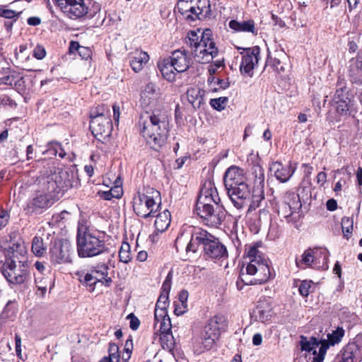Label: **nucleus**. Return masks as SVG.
Here are the masks:
<instances>
[{
  "label": "nucleus",
  "mask_w": 362,
  "mask_h": 362,
  "mask_svg": "<svg viewBox=\"0 0 362 362\" xmlns=\"http://www.w3.org/2000/svg\"><path fill=\"white\" fill-rule=\"evenodd\" d=\"M197 9L198 10V15L204 19L211 14V4L209 0H199L197 3Z\"/></svg>",
  "instance_id": "41"
},
{
  "label": "nucleus",
  "mask_w": 362,
  "mask_h": 362,
  "mask_svg": "<svg viewBox=\"0 0 362 362\" xmlns=\"http://www.w3.org/2000/svg\"><path fill=\"white\" fill-rule=\"evenodd\" d=\"M82 51H85L87 52L86 54H88L90 49L87 47L81 46L78 42H71L69 45V52L71 53H74L75 52H77L79 54V55H82Z\"/></svg>",
  "instance_id": "57"
},
{
  "label": "nucleus",
  "mask_w": 362,
  "mask_h": 362,
  "mask_svg": "<svg viewBox=\"0 0 362 362\" xmlns=\"http://www.w3.org/2000/svg\"><path fill=\"white\" fill-rule=\"evenodd\" d=\"M349 76L352 83H362V61L356 59L350 60Z\"/></svg>",
  "instance_id": "28"
},
{
  "label": "nucleus",
  "mask_w": 362,
  "mask_h": 362,
  "mask_svg": "<svg viewBox=\"0 0 362 362\" xmlns=\"http://www.w3.org/2000/svg\"><path fill=\"white\" fill-rule=\"evenodd\" d=\"M158 67L163 77L170 82L175 80L176 71L174 66L168 58H165L158 64Z\"/></svg>",
  "instance_id": "29"
},
{
  "label": "nucleus",
  "mask_w": 362,
  "mask_h": 362,
  "mask_svg": "<svg viewBox=\"0 0 362 362\" xmlns=\"http://www.w3.org/2000/svg\"><path fill=\"white\" fill-rule=\"evenodd\" d=\"M194 59L199 63H209L218 54V48L212 39V31L206 29L202 31V42L195 46L192 51Z\"/></svg>",
  "instance_id": "9"
},
{
  "label": "nucleus",
  "mask_w": 362,
  "mask_h": 362,
  "mask_svg": "<svg viewBox=\"0 0 362 362\" xmlns=\"http://www.w3.org/2000/svg\"><path fill=\"white\" fill-rule=\"evenodd\" d=\"M154 223L156 230L159 232H164L170 226V213L168 210L165 209L162 213L157 215Z\"/></svg>",
  "instance_id": "32"
},
{
  "label": "nucleus",
  "mask_w": 362,
  "mask_h": 362,
  "mask_svg": "<svg viewBox=\"0 0 362 362\" xmlns=\"http://www.w3.org/2000/svg\"><path fill=\"white\" fill-rule=\"evenodd\" d=\"M203 251L209 258L222 259L228 257V251L226 246L218 238L207 231Z\"/></svg>",
  "instance_id": "15"
},
{
  "label": "nucleus",
  "mask_w": 362,
  "mask_h": 362,
  "mask_svg": "<svg viewBox=\"0 0 362 362\" xmlns=\"http://www.w3.org/2000/svg\"><path fill=\"white\" fill-rule=\"evenodd\" d=\"M204 91L197 87H192L187 90V97L188 102L194 108H199L204 103Z\"/></svg>",
  "instance_id": "31"
},
{
  "label": "nucleus",
  "mask_w": 362,
  "mask_h": 362,
  "mask_svg": "<svg viewBox=\"0 0 362 362\" xmlns=\"http://www.w3.org/2000/svg\"><path fill=\"white\" fill-rule=\"evenodd\" d=\"M229 27L232 30L238 32H249L255 33V23L252 20L239 22L235 20H231L229 22Z\"/></svg>",
  "instance_id": "33"
},
{
  "label": "nucleus",
  "mask_w": 362,
  "mask_h": 362,
  "mask_svg": "<svg viewBox=\"0 0 362 362\" xmlns=\"http://www.w3.org/2000/svg\"><path fill=\"white\" fill-rule=\"evenodd\" d=\"M71 245L68 241L57 240L50 247V259L53 263L63 264L70 262Z\"/></svg>",
  "instance_id": "17"
},
{
  "label": "nucleus",
  "mask_w": 362,
  "mask_h": 362,
  "mask_svg": "<svg viewBox=\"0 0 362 362\" xmlns=\"http://www.w3.org/2000/svg\"><path fill=\"white\" fill-rule=\"evenodd\" d=\"M337 90L334 94V100H344L347 98L346 93L347 90L345 84L341 81L339 80L337 85Z\"/></svg>",
  "instance_id": "48"
},
{
  "label": "nucleus",
  "mask_w": 362,
  "mask_h": 362,
  "mask_svg": "<svg viewBox=\"0 0 362 362\" xmlns=\"http://www.w3.org/2000/svg\"><path fill=\"white\" fill-rule=\"evenodd\" d=\"M122 194V188L116 185L109 191H104L101 193V197L105 200H111L112 198L119 199Z\"/></svg>",
  "instance_id": "43"
},
{
  "label": "nucleus",
  "mask_w": 362,
  "mask_h": 362,
  "mask_svg": "<svg viewBox=\"0 0 362 362\" xmlns=\"http://www.w3.org/2000/svg\"><path fill=\"white\" fill-rule=\"evenodd\" d=\"M269 170L281 182H286L294 173V169L290 165H284L277 161L272 163Z\"/></svg>",
  "instance_id": "23"
},
{
  "label": "nucleus",
  "mask_w": 362,
  "mask_h": 362,
  "mask_svg": "<svg viewBox=\"0 0 362 362\" xmlns=\"http://www.w3.org/2000/svg\"><path fill=\"white\" fill-rule=\"evenodd\" d=\"M247 254L250 261L257 259H263L260 256L259 251L256 246H250L248 249V251L247 252Z\"/></svg>",
  "instance_id": "62"
},
{
  "label": "nucleus",
  "mask_w": 362,
  "mask_h": 362,
  "mask_svg": "<svg viewBox=\"0 0 362 362\" xmlns=\"http://www.w3.org/2000/svg\"><path fill=\"white\" fill-rule=\"evenodd\" d=\"M238 49L241 50L240 53L242 55L240 72L251 76L260 58V48L258 46H254L249 48L238 47Z\"/></svg>",
  "instance_id": "11"
},
{
  "label": "nucleus",
  "mask_w": 362,
  "mask_h": 362,
  "mask_svg": "<svg viewBox=\"0 0 362 362\" xmlns=\"http://www.w3.org/2000/svg\"><path fill=\"white\" fill-rule=\"evenodd\" d=\"M139 129L146 144L153 149L158 151L166 143L168 136V122L164 115L154 112L146 118L141 117Z\"/></svg>",
  "instance_id": "1"
},
{
  "label": "nucleus",
  "mask_w": 362,
  "mask_h": 362,
  "mask_svg": "<svg viewBox=\"0 0 362 362\" xmlns=\"http://www.w3.org/2000/svg\"><path fill=\"white\" fill-rule=\"evenodd\" d=\"M54 195L45 194L41 192L36 193L35 196L28 203L24 210L27 214H41L54 203Z\"/></svg>",
  "instance_id": "13"
},
{
  "label": "nucleus",
  "mask_w": 362,
  "mask_h": 362,
  "mask_svg": "<svg viewBox=\"0 0 362 362\" xmlns=\"http://www.w3.org/2000/svg\"><path fill=\"white\" fill-rule=\"evenodd\" d=\"M219 201L218 192L214 184L210 181L206 182L200 190L197 202L199 204H202V202H213L218 205Z\"/></svg>",
  "instance_id": "22"
},
{
  "label": "nucleus",
  "mask_w": 362,
  "mask_h": 362,
  "mask_svg": "<svg viewBox=\"0 0 362 362\" xmlns=\"http://www.w3.org/2000/svg\"><path fill=\"white\" fill-rule=\"evenodd\" d=\"M317 252V248H309L306 250L302 255L301 260L298 261V259H296V264L297 267L300 268H303L302 267L303 264H304L305 267H310L312 263L315 262V261Z\"/></svg>",
  "instance_id": "35"
},
{
  "label": "nucleus",
  "mask_w": 362,
  "mask_h": 362,
  "mask_svg": "<svg viewBox=\"0 0 362 362\" xmlns=\"http://www.w3.org/2000/svg\"><path fill=\"white\" fill-rule=\"evenodd\" d=\"M228 101V98L227 97H220L218 98H214L210 100L211 106L218 110L221 111L225 109Z\"/></svg>",
  "instance_id": "47"
},
{
  "label": "nucleus",
  "mask_w": 362,
  "mask_h": 362,
  "mask_svg": "<svg viewBox=\"0 0 362 362\" xmlns=\"http://www.w3.org/2000/svg\"><path fill=\"white\" fill-rule=\"evenodd\" d=\"M160 206V192L149 186L144 187L134 197V211L137 216L144 218L154 216Z\"/></svg>",
  "instance_id": "5"
},
{
  "label": "nucleus",
  "mask_w": 362,
  "mask_h": 362,
  "mask_svg": "<svg viewBox=\"0 0 362 362\" xmlns=\"http://www.w3.org/2000/svg\"><path fill=\"white\" fill-rule=\"evenodd\" d=\"M160 98L159 89L154 83H149L146 85L141 93L140 103L144 107L153 106Z\"/></svg>",
  "instance_id": "21"
},
{
  "label": "nucleus",
  "mask_w": 362,
  "mask_h": 362,
  "mask_svg": "<svg viewBox=\"0 0 362 362\" xmlns=\"http://www.w3.org/2000/svg\"><path fill=\"white\" fill-rule=\"evenodd\" d=\"M98 117H110V107L106 105L101 104L93 107L90 111V118L91 119Z\"/></svg>",
  "instance_id": "38"
},
{
  "label": "nucleus",
  "mask_w": 362,
  "mask_h": 362,
  "mask_svg": "<svg viewBox=\"0 0 362 362\" xmlns=\"http://www.w3.org/2000/svg\"><path fill=\"white\" fill-rule=\"evenodd\" d=\"M108 266L105 264H98L93 267L87 273L78 274L80 282L86 286L90 292H93L97 284L100 283L106 287H110L112 280L108 276Z\"/></svg>",
  "instance_id": "6"
},
{
  "label": "nucleus",
  "mask_w": 362,
  "mask_h": 362,
  "mask_svg": "<svg viewBox=\"0 0 362 362\" xmlns=\"http://www.w3.org/2000/svg\"><path fill=\"white\" fill-rule=\"evenodd\" d=\"M344 334L343 328L337 327L336 330L327 334V339H318L315 337L308 338L302 335L299 343L302 351H313L314 356L312 362H322L329 347L339 344Z\"/></svg>",
  "instance_id": "3"
},
{
  "label": "nucleus",
  "mask_w": 362,
  "mask_h": 362,
  "mask_svg": "<svg viewBox=\"0 0 362 362\" xmlns=\"http://www.w3.org/2000/svg\"><path fill=\"white\" fill-rule=\"evenodd\" d=\"M32 251L37 257H42L45 252L46 247L42 238L35 236L33 239Z\"/></svg>",
  "instance_id": "40"
},
{
  "label": "nucleus",
  "mask_w": 362,
  "mask_h": 362,
  "mask_svg": "<svg viewBox=\"0 0 362 362\" xmlns=\"http://www.w3.org/2000/svg\"><path fill=\"white\" fill-rule=\"evenodd\" d=\"M171 327L172 325L169 316L165 319H163L162 322L158 326V331H160L161 334H163V337L166 338L169 337H173L172 335L169 334V332L170 331ZM160 339H163V337H161Z\"/></svg>",
  "instance_id": "45"
},
{
  "label": "nucleus",
  "mask_w": 362,
  "mask_h": 362,
  "mask_svg": "<svg viewBox=\"0 0 362 362\" xmlns=\"http://www.w3.org/2000/svg\"><path fill=\"white\" fill-rule=\"evenodd\" d=\"M127 318L130 320L129 327L132 330H136L139 325L140 321L133 313L129 314Z\"/></svg>",
  "instance_id": "64"
},
{
  "label": "nucleus",
  "mask_w": 362,
  "mask_h": 362,
  "mask_svg": "<svg viewBox=\"0 0 362 362\" xmlns=\"http://www.w3.org/2000/svg\"><path fill=\"white\" fill-rule=\"evenodd\" d=\"M108 352V358H111L113 362L119 361V346L116 344L110 343Z\"/></svg>",
  "instance_id": "52"
},
{
  "label": "nucleus",
  "mask_w": 362,
  "mask_h": 362,
  "mask_svg": "<svg viewBox=\"0 0 362 362\" xmlns=\"http://www.w3.org/2000/svg\"><path fill=\"white\" fill-rule=\"evenodd\" d=\"M358 352V347L355 343L348 344L341 351L340 362H354Z\"/></svg>",
  "instance_id": "34"
},
{
  "label": "nucleus",
  "mask_w": 362,
  "mask_h": 362,
  "mask_svg": "<svg viewBox=\"0 0 362 362\" xmlns=\"http://www.w3.org/2000/svg\"><path fill=\"white\" fill-rule=\"evenodd\" d=\"M119 260L124 263H129L132 259L130 245L127 243H123L119 252Z\"/></svg>",
  "instance_id": "42"
},
{
  "label": "nucleus",
  "mask_w": 362,
  "mask_h": 362,
  "mask_svg": "<svg viewBox=\"0 0 362 362\" xmlns=\"http://www.w3.org/2000/svg\"><path fill=\"white\" fill-rule=\"evenodd\" d=\"M178 11L185 16V18H189L191 14L189 13V8H192V1L179 0L177 6Z\"/></svg>",
  "instance_id": "46"
},
{
  "label": "nucleus",
  "mask_w": 362,
  "mask_h": 362,
  "mask_svg": "<svg viewBox=\"0 0 362 362\" xmlns=\"http://www.w3.org/2000/svg\"><path fill=\"white\" fill-rule=\"evenodd\" d=\"M284 203L289 206L291 213H296L301 209L302 204L298 194L295 192H287Z\"/></svg>",
  "instance_id": "36"
},
{
  "label": "nucleus",
  "mask_w": 362,
  "mask_h": 362,
  "mask_svg": "<svg viewBox=\"0 0 362 362\" xmlns=\"http://www.w3.org/2000/svg\"><path fill=\"white\" fill-rule=\"evenodd\" d=\"M279 214L286 218L288 223H289L291 222V217L293 213H291V210H289V206L284 203L280 207Z\"/></svg>",
  "instance_id": "59"
},
{
  "label": "nucleus",
  "mask_w": 362,
  "mask_h": 362,
  "mask_svg": "<svg viewBox=\"0 0 362 362\" xmlns=\"http://www.w3.org/2000/svg\"><path fill=\"white\" fill-rule=\"evenodd\" d=\"M337 105V111L340 115L346 114L349 110L348 104L346 100H336Z\"/></svg>",
  "instance_id": "63"
},
{
  "label": "nucleus",
  "mask_w": 362,
  "mask_h": 362,
  "mask_svg": "<svg viewBox=\"0 0 362 362\" xmlns=\"http://www.w3.org/2000/svg\"><path fill=\"white\" fill-rule=\"evenodd\" d=\"M226 327V320L223 315H215L209 319L203 327L199 341L194 345L195 352L201 354L212 349L219 339L221 331Z\"/></svg>",
  "instance_id": "4"
},
{
  "label": "nucleus",
  "mask_w": 362,
  "mask_h": 362,
  "mask_svg": "<svg viewBox=\"0 0 362 362\" xmlns=\"http://www.w3.org/2000/svg\"><path fill=\"white\" fill-rule=\"evenodd\" d=\"M227 194L233 206L238 209H242L247 206L250 199V189L246 181L232 188L226 189Z\"/></svg>",
  "instance_id": "12"
},
{
  "label": "nucleus",
  "mask_w": 362,
  "mask_h": 362,
  "mask_svg": "<svg viewBox=\"0 0 362 362\" xmlns=\"http://www.w3.org/2000/svg\"><path fill=\"white\" fill-rule=\"evenodd\" d=\"M245 181L246 178L244 176L243 170L238 166L229 167L224 173L223 182L226 189Z\"/></svg>",
  "instance_id": "20"
},
{
  "label": "nucleus",
  "mask_w": 362,
  "mask_h": 362,
  "mask_svg": "<svg viewBox=\"0 0 362 362\" xmlns=\"http://www.w3.org/2000/svg\"><path fill=\"white\" fill-rule=\"evenodd\" d=\"M62 12L70 18H79L83 16L93 18L99 11L97 7L90 8L85 0H55Z\"/></svg>",
  "instance_id": "7"
},
{
  "label": "nucleus",
  "mask_w": 362,
  "mask_h": 362,
  "mask_svg": "<svg viewBox=\"0 0 362 362\" xmlns=\"http://www.w3.org/2000/svg\"><path fill=\"white\" fill-rule=\"evenodd\" d=\"M172 278V273L170 272L168 273L164 282L163 283L160 294H164L165 296L169 297V293L171 288Z\"/></svg>",
  "instance_id": "54"
},
{
  "label": "nucleus",
  "mask_w": 362,
  "mask_h": 362,
  "mask_svg": "<svg viewBox=\"0 0 362 362\" xmlns=\"http://www.w3.org/2000/svg\"><path fill=\"white\" fill-rule=\"evenodd\" d=\"M267 66H271L274 71L280 73L284 71V66L281 65V62L279 59L268 57L267 62Z\"/></svg>",
  "instance_id": "49"
},
{
  "label": "nucleus",
  "mask_w": 362,
  "mask_h": 362,
  "mask_svg": "<svg viewBox=\"0 0 362 362\" xmlns=\"http://www.w3.org/2000/svg\"><path fill=\"white\" fill-rule=\"evenodd\" d=\"M312 287L311 281H303L298 288L299 293L301 296L307 297L310 293V290Z\"/></svg>",
  "instance_id": "55"
},
{
  "label": "nucleus",
  "mask_w": 362,
  "mask_h": 362,
  "mask_svg": "<svg viewBox=\"0 0 362 362\" xmlns=\"http://www.w3.org/2000/svg\"><path fill=\"white\" fill-rule=\"evenodd\" d=\"M213 202H197L196 204V210L197 214L211 226H218L223 221L224 214L221 211L218 205H216V209L214 207Z\"/></svg>",
  "instance_id": "14"
},
{
  "label": "nucleus",
  "mask_w": 362,
  "mask_h": 362,
  "mask_svg": "<svg viewBox=\"0 0 362 362\" xmlns=\"http://www.w3.org/2000/svg\"><path fill=\"white\" fill-rule=\"evenodd\" d=\"M206 230L202 228L195 229L189 240L184 234L179 235L175 242L177 252L185 251L186 256L191 257L198 251L200 246L204 249Z\"/></svg>",
  "instance_id": "8"
},
{
  "label": "nucleus",
  "mask_w": 362,
  "mask_h": 362,
  "mask_svg": "<svg viewBox=\"0 0 362 362\" xmlns=\"http://www.w3.org/2000/svg\"><path fill=\"white\" fill-rule=\"evenodd\" d=\"M9 219V213L5 209H0V230L8 224Z\"/></svg>",
  "instance_id": "61"
},
{
  "label": "nucleus",
  "mask_w": 362,
  "mask_h": 362,
  "mask_svg": "<svg viewBox=\"0 0 362 362\" xmlns=\"http://www.w3.org/2000/svg\"><path fill=\"white\" fill-rule=\"evenodd\" d=\"M6 249L7 252L5 253V262L13 261L15 263L16 262H18L19 264L26 263L24 261L26 250L23 244H13Z\"/></svg>",
  "instance_id": "25"
},
{
  "label": "nucleus",
  "mask_w": 362,
  "mask_h": 362,
  "mask_svg": "<svg viewBox=\"0 0 362 362\" xmlns=\"http://www.w3.org/2000/svg\"><path fill=\"white\" fill-rule=\"evenodd\" d=\"M246 271L250 274L255 275V279L259 284L268 281L271 276L270 269L267 261L264 259L250 260L246 267Z\"/></svg>",
  "instance_id": "16"
},
{
  "label": "nucleus",
  "mask_w": 362,
  "mask_h": 362,
  "mask_svg": "<svg viewBox=\"0 0 362 362\" xmlns=\"http://www.w3.org/2000/svg\"><path fill=\"white\" fill-rule=\"evenodd\" d=\"M253 274H250L246 272V273H244L243 271H241L239 277L240 278V281L243 282L245 285H255L259 284L257 283V279L255 277L251 278L250 276H252Z\"/></svg>",
  "instance_id": "56"
},
{
  "label": "nucleus",
  "mask_w": 362,
  "mask_h": 362,
  "mask_svg": "<svg viewBox=\"0 0 362 362\" xmlns=\"http://www.w3.org/2000/svg\"><path fill=\"white\" fill-rule=\"evenodd\" d=\"M1 271L9 284L21 285L29 278V271L25 262L17 266L13 261L5 262Z\"/></svg>",
  "instance_id": "10"
},
{
  "label": "nucleus",
  "mask_w": 362,
  "mask_h": 362,
  "mask_svg": "<svg viewBox=\"0 0 362 362\" xmlns=\"http://www.w3.org/2000/svg\"><path fill=\"white\" fill-rule=\"evenodd\" d=\"M202 42V32L198 29L197 31L191 30L187 33L186 44L189 46L192 50Z\"/></svg>",
  "instance_id": "37"
},
{
  "label": "nucleus",
  "mask_w": 362,
  "mask_h": 362,
  "mask_svg": "<svg viewBox=\"0 0 362 362\" xmlns=\"http://www.w3.org/2000/svg\"><path fill=\"white\" fill-rule=\"evenodd\" d=\"M90 129L98 140L108 138L112 130L110 117H98L90 120Z\"/></svg>",
  "instance_id": "18"
},
{
  "label": "nucleus",
  "mask_w": 362,
  "mask_h": 362,
  "mask_svg": "<svg viewBox=\"0 0 362 362\" xmlns=\"http://www.w3.org/2000/svg\"><path fill=\"white\" fill-rule=\"evenodd\" d=\"M271 317L270 311L269 310L264 309L261 304L257 305L253 310L252 317H254L257 321L266 322L270 320Z\"/></svg>",
  "instance_id": "39"
},
{
  "label": "nucleus",
  "mask_w": 362,
  "mask_h": 362,
  "mask_svg": "<svg viewBox=\"0 0 362 362\" xmlns=\"http://www.w3.org/2000/svg\"><path fill=\"white\" fill-rule=\"evenodd\" d=\"M0 16L7 19H13L17 21L19 13L11 9H6L3 6H0Z\"/></svg>",
  "instance_id": "53"
},
{
  "label": "nucleus",
  "mask_w": 362,
  "mask_h": 362,
  "mask_svg": "<svg viewBox=\"0 0 362 362\" xmlns=\"http://www.w3.org/2000/svg\"><path fill=\"white\" fill-rule=\"evenodd\" d=\"M168 58L172 62L177 73L185 72L192 64V59L185 49L175 50Z\"/></svg>",
  "instance_id": "19"
},
{
  "label": "nucleus",
  "mask_w": 362,
  "mask_h": 362,
  "mask_svg": "<svg viewBox=\"0 0 362 362\" xmlns=\"http://www.w3.org/2000/svg\"><path fill=\"white\" fill-rule=\"evenodd\" d=\"M252 173L254 176L255 183L259 185H263L264 181V169L259 164L257 163L252 165Z\"/></svg>",
  "instance_id": "44"
},
{
  "label": "nucleus",
  "mask_w": 362,
  "mask_h": 362,
  "mask_svg": "<svg viewBox=\"0 0 362 362\" xmlns=\"http://www.w3.org/2000/svg\"><path fill=\"white\" fill-rule=\"evenodd\" d=\"M269 219V214L265 210H259L258 214H255L251 217L248 222V226L250 230L254 233H258L264 223Z\"/></svg>",
  "instance_id": "26"
},
{
  "label": "nucleus",
  "mask_w": 362,
  "mask_h": 362,
  "mask_svg": "<svg viewBox=\"0 0 362 362\" xmlns=\"http://www.w3.org/2000/svg\"><path fill=\"white\" fill-rule=\"evenodd\" d=\"M39 182L42 185V192L45 194L54 196L55 194H59L62 191L58 185V181L54 173L42 176L40 177Z\"/></svg>",
  "instance_id": "24"
},
{
  "label": "nucleus",
  "mask_w": 362,
  "mask_h": 362,
  "mask_svg": "<svg viewBox=\"0 0 362 362\" xmlns=\"http://www.w3.org/2000/svg\"><path fill=\"white\" fill-rule=\"evenodd\" d=\"M148 60L149 56L146 52L136 50L134 52L129 64L133 71L139 73L143 69Z\"/></svg>",
  "instance_id": "27"
},
{
  "label": "nucleus",
  "mask_w": 362,
  "mask_h": 362,
  "mask_svg": "<svg viewBox=\"0 0 362 362\" xmlns=\"http://www.w3.org/2000/svg\"><path fill=\"white\" fill-rule=\"evenodd\" d=\"M341 227L344 236L348 238L352 233V221L349 218H344L341 221Z\"/></svg>",
  "instance_id": "51"
},
{
  "label": "nucleus",
  "mask_w": 362,
  "mask_h": 362,
  "mask_svg": "<svg viewBox=\"0 0 362 362\" xmlns=\"http://www.w3.org/2000/svg\"><path fill=\"white\" fill-rule=\"evenodd\" d=\"M54 174L58 181V185L62 191L64 192L73 187L74 177L73 173H69L66 170H59L54 172Z\"/></svg>",
  "instance_id": "30"
},
{
  "label": "nucleus",
  "mask_w": 362,
  "mask_h": 362,
  "mask_svg": "<svg viewBox=\"0 0 362 362\" xmlns=\"http://www.w3.org/2000/svg\"><path fill=\"white\" fill-rule=\"evenodd\" d=\"M168 306V296L164 294H160L159 298L156 302V308L158 309L165 310Z\"/></svg>",
  "instance_id": "60"
},
{
  "label": "nucleus",
  "mask_w": 362,
  "mask_h": 362,
  "mask_svg": "<svg viewBox=\"0 0 362 362\" xmlns=\"http://www.w3.org/2000/svg\"><path fill=\"white\" fill-rule=\"evenodd\" d=\"M76 242L77 252L80 257H93L102 254H107L109 257L114 256L105 240L97 237L83 224L78 226Z\"/></svg>",
  "instance_id": "2"
},
{
  "label": "nucleus",
  "mask_w": 362,
  "mask_h": 362,
  "mask_svg": "<svg viewBox=\"0 0 362 362\" xmlns=\"http://www.w3.org/2000/svg\"><path fill=\"white\" fill-rule=\"evenodd\" d=\"M168 316V312L165 310L155 308L154 311V328H158V325Z\"/></svg>",
  "instance_id": "50"
},
{
  "label": "nucleus",
  "mask_w": 362,
  "mask_h": 362,
  "mask_svg": "<svg viewBox=\"0 0 362 362\" xmlns=\"http://www.w3.org/2000/svg\"><path fill=\"white\" fill-rule=\"evenodd\" d=\"M58 148H59V144L57 142H51L49 144L48 148L43 152V154H47L49 158L56 156L58 153Z\"/></svg>",
  "instance_id": "58"
}]
</instances>
